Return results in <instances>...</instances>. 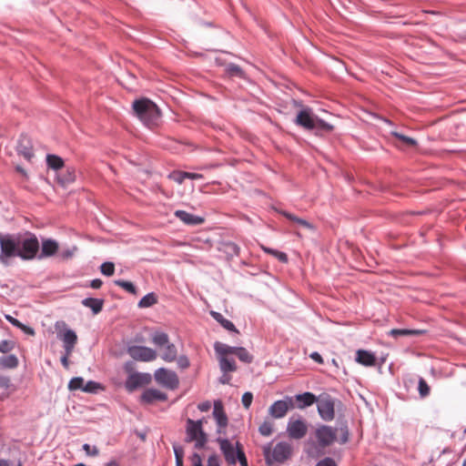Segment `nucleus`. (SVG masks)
<instances>
[{
  "mask_svg": "<svg viewBox=\"0 0 466 466\" xmlns=\"http://www.w3.org/2000/svg\"><path fill=\"white\" fill-rule=\"evenodd\" d=\"M102 284H103V282H102V280H101V279H95L91 280V282H90V287H91L92 289H96L101 288Z\"/></svg>",
  "mask_w": 466,
  "mask_h": 466,
  "instance_id": "60",
  "label": "nucleus"
},
{
  "mask_svg": "<svg viewBox=\"0 0 466 466\" xmlns=\"http://www.w3.org/2000/svg\"><path fill=\"white\" fill-rule=\"evenodd\" d=\"M17 152L23 156L26 160L30 161L34 157L33 146L30 138L26 136H22L17 144Z\"/></svg>",
  "mask_w": 466,
  "mask_h": 466,
  "instance_id": "17",
  "label": "nucleus"
},
{
  "mask_svg": "<svg viewBox=\"0 0 466 466\" xmlns=\"http://www.w3.org/2000/svg\"><path fill=\"white\" fill-rule=\"evenodd\" d=\"M293 106L301 108L295 119L298 126L306 130L314 131L316 135L328 134L333 131L334 127L331 124L319 118L313 113V110L309 106H304L301 101L293 99Z\"/></svg>",
  "mask_w": 466,
  "mask_h": 466,
  "instance_id": "2",
  "label": "nucleus"
},
{
  "mask_svg": "<svg viewBox=\"0 0 466 466\" xmlns=\"http://www.w3.org/2000/svg\"><path fill=\"white\" fill-rule=\"evenodd\" d=\"M167 399V394L157 389H147L141 395V401L147 404L155 401H165Z\"/></svg>",
  "mask_w": 466,
  "mask_h": 466,
  "instance_id": "16",
  "label": "nucleus"
},
{
  "mask_svg": "<svg viewBox=\"0 0 466 466\" xmlns=\"http://www.w3.org/2000/svg\"><path fill=\"white\" fill-rule=\"evenodd\" d=\"M207 466H220L219 457L216 453L209 455Z\"/></svg>",
  "mask_w": 466,
  "mask_h": 466,
  "instance_id": "48",
  "label": "nucleus"
},
{
  "mask_svg": "<svg viewBox=\"0 0 466 466\" xmlns=\"http://www.w3.org/2000/svg\"><path fill=\"white\" fill-rule=\"evenodd\" d=\"M307 425L303 421L299 420H293V439L303 438L307 433Z\"/></svg>",
  "mask_w": 466,
  "mask_h": 466,
  "instance_id": "29",
  "label": "nucleus"
},
{
  "mask_svg": "<svg viewBox=\"0 0 466 466\" xmlns=\"http://www.w3.org/2000/svg\"><path fill=\"white\" fill-rule=\"evenodd\" d=\"M356 360L363 366L371 367L376 363V357L369 350H359L357 351Z\"/></svg>",
  "mask_w": 466,
  "mask_h": 466,
  "instance_id": "21",
  "label": "nucleus"
},
{
  "mask_svg": "<svg viewBox=\"0 0 466 466\" xmlns=\"http://www.w3.org/2000/svg\"><path fill=\"white\" fill-rule=\"evenodd\" d=\"M307 452L311 456L318 455L319 453V450L314 441L308 442Z\"/></svg>",
  "mask_w": 466,
  "mask_h": 466,
  "instance_id": "50",
  "label": "nucleus"
},
{
  "mask_svg": "<svg viewBox=\"0 0 466 466\" xmlns=\"http://www.w3.org/2000/svg\"><path fill=\"white\" fill-rule=\"evenodd\" d=\"M235 355L238 358V360L244 363L249 364L253 361V355H251L247 349L243 347H238L236 349Z\"/></svg>",
  "mask_w": 466,
  "mask_h": 466,
  "instance_id": "32",
  "label": "nucleus"
},
{
  "mask_svg": "<svg viewBox=\"0 0 466 466\" xmlns=\"http://www.w3.org/2000/svg\"><path fill=\"white\" fill-rule=\"evenodd\" d=\"M75 179H76L75 169H71V170L67 169L66 174L61 175L59 177V182L64 186L74 182Z\"/></svg>",
  "mask_w": 466,
  "mask_h": 466,
  "instance_id": "40",
  "label": "nucleus"
},
{
  "mask_svg": "<svg viewBox=\"0 0 466 466\" xmlns=\"http://www.w3.org/2000/svg\"><path fill=\"white\" fill-rule=\"evenodd\" d=\"M13 349L12 342L8 340H2L0 342V352L2 353H7Z\"/></svg>",
  "mask_w": 466,
  "mask_h": 466,
  "instance_id": "49",
  "label": "nucleus"
},
{
  "mask_svg": "<svg viewBox=\"0 0 466 466\" xmlns=\"http://www.w3.org/2000/svg\"><path fill=\"white\" fill-rule=\"evenodd\" d=\"M176 466H184L183 458H184V449L181 445L174 444L173 445Z\"/></svg>",
  "mask_w": 466,
  "mask_h": 466,
  "instance_id": "34",
  "label": "nucleus"
},
{
  "mask_svg": "<svg viewBox=\"0 0 466 466\" xmlns=\"http://www.w3.org/2000/svg\"><path fill=\"white\" fill-rule=\"evenodd\" d=\"M190 461H191L192 466H203L201 456L197 452H194L191 455Z\"/></svg>",
  "mask_w": 466,
  "mask_h": 466,
  "instance_id": "52",
  "label": "nucleus"
},
{
  "mask_svg": "<svg viewBox=\"0 0 466 466\" xmlns=\"http://www.w3.org/2000/svg\"><path fill=\"white\" fill-rule=\"evenodd\" d=\"M71 354H67L66 351H65V354L61 357V363L62 365L67 369L69 367V361H68V358Z\"/></svg>",
  "mask_w": 466,
  "mask_h": 466,
  "instance_id": "59",
  "label": "nucleus"
},
{
  "mask_svg": "<svg viewBox=\"0 0 466 466\" xmlns=\"http://www.w3.org/2000/svg\"><path fill=\"white\" fill-rule=\"evenodd\" d=\"M136 116L147 127L152 128L157 125L160 118V110L150 99L142 97L132 104Z\"/></svg>",
  "mask_w": 466,
  "mask_h": 466,
  "instance_id": "3",
  "label": "nucleus"
},
{
  "mask_svg": "<svg viewBox=\"0 0 466 466\" xmlns=\"http://www.w3.org/2000/svg\"><path fill=\"white\" fill-rule=\"evenodd\" d=\"M76 249V248H74L73 249H66V250H63V251H62V254H61L62 258H71V257L73 256L74 251H75Z\"/></svg>",
  "mask_w": 466,
  "mask_h": 466,
  "instance_id": "61",
  "label": "nucleus"
},
{
  "mask_svg": "<svg viewBox=\"0 0 466 466\" xmlns=\"http://www.w3.org/2000/svg\"><path fill=\"white\" fill-rule=\"evenodd\" d=\"M391 136H393L394 137L398 138L399 140H400L401 142H403L404 144H406L410 147H413V146L417 145V141L414 138L407 137L405 135H402L399 132L392 131Z\"/></svg>",
  "mask_w": 466,
  "mask_h": 466,
  "instance_id": "38",
  "label": "nucleus"
},
{
  "mask_svg": "<svg viewBox=\"0 0 466 466\" xmlns=\"http://www.w3.org/2000/svg\"><path fill=\"white\" fill-rule=\"evenodd\" d=\"M83 450L89 456H97L99 453V451L96 446H91L88 443H85L83 445Z\"/></svg>",
  "mask_w": 466,
  "mask_h": 466,
  "instance_id": "46",
  "label": "nucleus"
},
{
  "mask_svg": "<svg viewBox=\"0 0 466 466\" xmlns=\"http://www.w3.org/2000/svg\"><path fill=\"white\" fill-rule=\"evenodd\" d=\"M150 380L151 376L148 373L133 372L128 375L125 382V387L128 391H133L147 384Z\"/></svg>",
  "mask_w": 466,
  "mask_h": 466,
  "instance_id": "13",
  "label": "nucleus"
},
{
  "mask_svg": "<svg viewBox=\"0 0 466 466\" xmlns=\"http://www.w3.org/2000/svg\"><path fill=\"white\" fill-rule=\"evenodd\" d=\"M279 261H282V262H288L289 258H288V255L284 252H281V251H276V255H274Z\"/></svg>",
  "mask_w": 466,
  "mask_h": 466,
  "instance_id": "58",
  "label": "nucleus"
},
{
  "mask_svg": "<svg viewBox=\"0 0 466 466\" xmlns=\"http://www.w3.org/2000/svg\"><path fill=\"white\" fill-rule=\"evenodd\" d=\"M258 431L262 436L268 437V436L271 435L273 432L272 422L270 420L263 421L258 428Z\"/></svg>",
  "mask_w": 466,
  "mask_h": 466,
  "instance_id": "37",
  "label": "nucleus"
},
{
  "mask_svg": "<svg viewBox=\"0 0 466 466\" xmlns=\"http://www.w3.org/2000/svg\"><path fill=\"white\" fill-rule=\"evenodd\" d=\"M84 385L85 381L82 377H74L69 380L68 389L70 390H81L83 391Z\"/></svg>",
  "mask_w": 466,
  "mask_h": 466,
  "instance_id": "36",
  "label": "nucleus"
},
{
  "mask_svg": "<svg viewBox=\"0 0 466 466\" xmlns=\"http://www.w3.org/2000/svg\"><path fill=\"white\" fill-rule=\"evenodd\" d=\"M315 437L318 441L319 446L321 449H324L335 441L337 438L336 430L330 426L322 425L316 430Z\"/></svg>",
  "mask_w": 466,
  "mask_h": 466,
  "instance_id": "10",
  "label": "nucleus"
},
{
  "mask_svg": "<svg viewBox=\"0 0 466 466\" xmlns=\"http://www.w3.org/2000/svg\"><path fill=\"white\" fill-rule=\"evenodd\" d=\"M272 443L263 447V454L268 464L274 462H282L289 458L291 453V446L288 442L279 441L272 449Z\"/></svg>",
  "mask_w": 466,
  "mask_h": 466,
  "instance_id": "7",
  "label": "nucleus"
},
{
  "mask_svg": "<svg viewBox=\"0 0 466 466\" xmlns=\"http://www.w3.org/2000/svg\"><path fill=\"white\" fill-rule=\"evenodd\" d=\"M187 172L185 171H175L169 175V177L177 184H182L187 178Z\"/></svg>",
  "mask_w": 466,
  "mask_h": 466,
  "instance_id": "44",
  "label": "nucleus"
},
{
  "mask_svg": "<svg viewBox=\"0 0 466 466\" xmlns=\"http://www.w3.org/2000/svg\"><path fill=\"white\" fill-rule=\"evenodd\" d=\"M127 352L133 359L141 361H152L157 359L156 350L146 346L129 347Z\"/></svg>",
  "mask_w": 466,
  "mask_h": 466,
  "instance_id": "12",
  "label": "nucleus"
},
{
  "mask_svg": "<svg viewBox=\"0 0 466 466\" xmlns=\"http://www.w3.org/2000/svg\"><path fill=\"white\" fill-rule=\"evenodd\" d=\"M114 283L116 286L124 289L126 291H127L130 294H134V295L137 294V288L130 281L124 280V279H116L114 281Z\"/></svg>",
  "mask_w": 466,
  "mask_h": 466,
  "instance_id": "33",
  "label": "nucleus"
},
{
  "mask_svg": "<svg viewBox=\"0 0 466 466\" xmlns=\"http://www.w3.org/2000/svg\"><path fill=\"white\" fill-rule=\"evenodd\" d=\"M203 420H187L185 441L194 442V448L197 450L204 448L208 442V434L203 430Z\"/></svg>",
  "mask_w": 466,
  "mask_h": 466,
  "instance_id": "5",
  "label": "nucleus"
},
{
  "mask_svg": "<svg viewBox=\"0 0 466 466\" xmlns=\"http://www.w3.org/2000/svg\"><path fill=\"white\" fill-rule=\"evenodd\" d=\"M289 409L286 400H277L269 407V413L273 418H282Z\"/></svg>",
  "mask_w": 466,
  "mask_h": 466,
  "instance_id": "22",
  "label": "nucleus"
},
{
  "mask_svg": "<svg viewBox=\"0 0 466 466\" xmlns=\"http://www.w3.org/2000/svg\"><path fill=\"white\" fill-rule=\"evenodd\" d=\"M175 217L188 226H198L204 223L205 219L202 217L193 215L185 210H176Z\"/></svg>",
  "mask_w": 466,
  "mask_h": 466,
  "instance_id": "18",
  "label": "nucleus"
},
{
  "mask_svg": "<svg viewBox=\"0 0 466 466\" xmlns=\"http://www.w3.org/2000/svg\"><path fill=\"white\" fill-rule=\"evenodd\" d=\"M238 347L228 346L225 343L217 341L214 344V349L216 352L219 355V357L224 356L226 357L228 354H234L236 352V349Z\"/></svg>",
  "mask_w": 466,
  "mask_h": 466,
  "instance_id": "28",
  "label": "nucleus"
},
{
  "mask_svg": "<svg viewBox=\"0 0 466 466\" xmlns=\"http://www.w3.org/2000/svg\"><path fill=\"white\" fill-rule=\"evenodd\" d=\"M225 250L230 256H238L240 248L236 243L229 241L225 243Z\"/></svg>",
  "mask_w": 466,
  "mask_h": 466,
  "instance_id": "43",
  "label": "nucleus"
},
{
  "mask_svg": "<svg viewBox=\"0 0 466 466\" xmlns=\"http://www.w3.org/2000/svg\"><path fill=\"white\" fill-rule=\"evenodd\" d=\"M210 315L217 322H218L227 330L238 333V330L236 329L234 323L224 318V316L221 313L212 310L210 312Z\"/></svg>",
  "mask_w": 466,
  "mask_h": 466,
  "instance_id": "24",
  "label": "nucleus"
},
{
  "mask_svg": "<svg viewBox=\"0 0 466 466\" xmlns=\"http://www.w3.org/2000/svg\"><path fill=\"white\" fill-rule=\"evenodd\" d=\"M157 302V297L154 292H149L138 301V308L146 309L152 307Z\"/></svg>",
  "mask_w": 466,
  "mask_h": 466,
  "instance_id": "30",
  "label": "nucleus"
},
{
  "mask_svg": "<svg viewBox=\"0 0 466 466\" xmlns=\"http://www.w3.org/2000/svg\"><path fill=\"white\" fill-rule=\"evenodd\" d=\"M418 390L421 398H425L430 394V386L423 378L419 379Z\"/></svg>",
  "mask_w": 466,
  "mask_h": 466,
  "instance_id": "41",
  "label": "nucleus"
},
{
  "mask_svg": "<svg viewBox=\"0 0 466 466\" xmlns=\"http://www.w3.org/2000/svg\"><path fill=\"white\" fill-rule=\"evenodd\" d=\"M216 441L219 445L221 453L228 465H236L239 462L240 466H248V459L240 442L233 444L228 439L218 437Z\"/></svg>",
  "mask_w": 466,
  "mask_h": 466,
  "instance_id": "4",
  "label": "nucleus"
},
{
  "mask_svg": "<svg viewBox=\"0 0 466 466\" xmlns=\"http://www.w3.org/2000/svg\"><path fill=\"white\" fill-rule=\"evenodd\" d=\"M156 381L169 390H176L179 385L177 373L166 368H159L154 373Z\"/></svg>",
  "mask_w": 466,
  "mask_h": 466,
  "instance_id": "9",
  "label": "nucleus"
},
{
  "mask_svg": "<svg viewBox=\"0 0 466 466\" xmlns=\"http://www.w3.org/2000/svg\"><path fill=\"white\" fill-rule=\"evenodd\" d=\"M133 366H134V363L133 361H127L125 363V366H124V369L128 373H133L132 370H133Z\"/></svg>",
  "mask_w": 466,
  "mask_h": 466,
  "instance_id": "62",
  "label": "nucleus"
},
{
  "mask_svg": "<svg viewBox=\"0 0 466 466\" xmlns=\"http://www.w3.org/2000/svg\"><path fill=\"white\" fill-rule=\"evenodd\" d=\"M229 381H230V377L226 375V373H224V375L219 378V382L221 384H229Z\"/></svg>",
  "mask_w": 466,
  "mask_h": 466,
  "instance_id": "64",
  "label": "nucleus"
},
{
  "mask_svg": "<svg viewBox=\"0 0 466 466\" xmlns=\"http://www.w3.org/2000/svg\"><path fill=\"white\" fill-rule=\"evenodd\" d=\"M153 344L161 350V359L166 362H173L177 357V349L169 341V337L163 331H156L152 335Z\"/></svg>",
  "mask_w": 466,
  "mask_h": 466,
  "instance_id": "6",
  "label": "nucleus"
},
{
  "mask_svg": "<svg viewBox=\"0 0 466 466\" xmlns=\"http://www.w3.org/2000/svg\"><path fill=\"white\" fill-rule=\"evenodd\" d=\"M177 363L178 368L185 370L189 367L190 362L188 358L186 355H181L179 357H177Z\"/></svg>",
  "mask_w": 466,
  "mask_h": 466,
  "instance_id": "45",
  "label": "nucleus"
},
{
  "mask_svg": "<svg viewBox=\"0 0 466 466\" xmlns=\"http://www.w3.org/2000/svg\"><path fill=\"white\" fill-rule=\"evenodd\" d=\"M340 431H342V436L340 437V442L346 443L349 440V431L347 425H344L340 428Z\"/></svg>",
  "mask_w": 466,
  "mask_h": 466,
  "instance_id": "54",
  "label": "nucleus"
},
{
  "mask_svg": "<svg viewBox=\"0 0 466 466\" xmlns=\"http://www.w3.org/2000/svg\"><path fill=\"white\" fill-rule=\"evenodd\" d=\"M187 178H190V179H200L202 178V175L201 174H198V173H190V172H187Z\"/></svg>",
  "mask_w": 466,
  "mask_h": 466,
  "instance_id": "63",
  "label": "nucleus"
},
{
  "mask_svg": "<svg viewBox=\"0 0 466 466\" xmlns=\"http://www.w3.org/2000/svg\"><path fill=\"white\" fill-rule=\"evenodd\" d=\"M82 305L89 308L94 315L102 311L104 306V299L97 298H86L82 300Z\"/></svg>",
  "mask_w": 466,
  "mask_h": 466,
  "instance_id": "23",
  "label": "nucleus"
},
{
  "mask_svg": "<svg viewBox=\"0 0 466 466\" xmlns=\"http://www.w3.org/2000/svg\"><path fill=\"white\" fill-rule=\"evenodd\" d=\"M219 368L223 373H228L236 371L237 365L234 359L221 356L219 357Z\"/></svg>",
  "mask_w": 466,
  "mask_h": 466,
  "instance_id": "26",
  "label": "nucleus"
},
{
  "mask_svg": "<svg viewBox=\"0 0 466 466\" xmlns=\"http://www.w3.org/2000/svg\"><path fill=\"white\" fill-rule=\"evenodd\" d=\"M226 72L230 76L242 77L244 73L241 67L236 64L230 63L226 67Z\"/></svg>",
  "mask_w": 466,
  "mask_h": 466,
  "instance_id": "35",
  "label": "nucleus"
},
{
  "mask_svg": "<svg viewBox=\"0 0 466 466\" xmlns=\"http://www.w3.org/2000/svg\"><path fill=\"white\" fill-rule=\"evenodd\" d=\"M101 389L102 386L100 383L94 380H89L84 385L83 391L87 393H96L98 390Z\"/></svg>",
  "mask_w": 466,
  "mask_h": 466,
  "instance_id": "39",
  "label": "nucleus"
},
{
  "mask_svg": "<svg viewBox=\"0 0 466 466\" xmlns=\"http://www.w3.org/2000/svg\"><path fill=\"white\" fill-rule=\"evenodd\" d=\"M309 358L311 360H313L314 361H316L317 363H319V364H323L324 363L323 358L317 351H314V352L310 353L309 354Z\"/></svg>",
  "mask_w": 466,
  "mask_h": 466,
  "instance_id": "55",
  "label": "nucleus"
},
{
  "mask_svg": "<svg viewBox=\"0 0 466 466\" xmlns=\"http://www.w3.org/2000/svg\"><path fill=\"white\" fill-rule=\"evenodd\" d=\"M316 402L320 418L325 421L332 420L335 416L334 399L329 394H321Z\"/></svg>",
  "mask_w": 466,
  "mask_h": 466,
  "instance_id": "8",
  "label": "nucleus"
},
{
  "mask_svg": "<svg viewBox=\"0 0 466 466\" xmlns=\"http://www.w3.org/2000/svg\"><path fill=\"white\" fill-rule=\"evenodd\" d=\"M18 363V359L14 354L0 357V366L4 369H15Z\"/></svg>",
  "mask_w": 466,
  "mask_h": 466,
  "instance_id": "27",
  "label": "nucleus"
},
{
  "mask_svg": "<svg viewBox=\"0 0 466 466\" xmlns=\"http://www.w3.org/2000/svg\"><path fill=\"white\" fill-rule=\"evenodd\" d=\"M316 466H337V464L332 458L327 457L317 462Z\"/></svg>",
  "mask_w": 466,
  "mask_h": 466,
  "instance_id": "51",
  "label": "nucleus"
},
{
  "mask_svg": "<svg viewBox=\"0 0 466 466\" xmlns=\"http://www.w3.org/2000/svg\"><path fill=\"white\" fill-rule=\"evenodd\" d=\"M65 351L71 354L77 340L76 332L72 329H67L62 336Z\"/></svg>",
  "mask_w": 466,
  "mask_h": 466,
  "instance_id": "20",
  "label": "nucleus"
},
{
  "mask_svg": "<svg viewBox=\"0 0 466 466\" xmlns=\"http://www.w3.org/2000/svg\"><path fill=\"white\" fill-rule=\"evenodd\" d=\"M58 243L52 238H46L42 240L41 251L37 252V259H43L54 256L58 251Z\"/></svg>",
  "mask_w": 466,
  "mask_h": 466,
  "instance_id": "14",
  "label": "nucleus"
},
{
  "mask_svg": "<svg viewBox=\"0 0 466 466\" xmlns=\"http://www.w3.org/2000/svg\"><path fill=\"white\" fill-rule=\"evenodd\" d=\"M213 417L218 424V432L220 433L228 426V416L224 410L223 405L220 400L214 402Z\"/></svg>",
  "mask_w": 466,
  "mask_h": 466,
  "instance_id": "15",
  "label": "nucleus"
},
{
  "mask_svg": "<svg viewBox=\"0 0 466 466\" xmlns=\"http://www.w3.org/2000/svg\"><path fill=\"white\" fill-rule=\"evenodd\" d=\"M46 163L48 167L54 170H58L64 166V161L60 157L51 154L46 156Z\"/></svg>",
  "mask_w": 466,
  "mask_h": 466,
  "instance_id": "31",
  "label": "nucleus"
},
{
  "mask_svg": "<svg viewBox=\"0 0 466 466\" xmlns=\"http://www.w3.org/2000/svg\"><path fill=\"white\" fill-rule=\"evenodd\" d=\"M10 386V379L8 377L0 376V388L8 389Z\"/></svg>",
  "mask_w": 466,
  "mask_h": 466,
  "instance_id": "57",
  "label": "nucleus"
},
{
  "mask_svg": "<svg viewBox=\"0 0 466 466\" xmlns=\"http://www.w3.org/2000/svg\"><path fill=\"white\" fill-rule=\"evenodd\" d=\"M210 408H211V403L208 400L203 401L198 405V409L202 412H206V411L209 410Z\"/></svg>",
  "mask_w": 466,
  "mask_h": 466,
  "instance_id": "56",
  "label": "nucleus"
},
{
  "mask_svg": "<svg viewBox=\"0 0 466 466\" xmlns=\"http://www.w3.org/2000/svg\"><path fill=\"white\" fill-rule=\"evenodd\" d=\"M100 271L103 275L105 276H107V277H110L114 274L115 272V265L113 262H104L101 266H100Z\"/></svg>",
  "mask_w": 466,
  "mask_h": 466,
  "instance_id": "42",
  "label": "nucleus"
},
{
  "mask_svg": "<svg viewBox=\"0 0 466 466\" xmlns=\"http://www.w3.org/2000/svg\"><path fill=\"white\" fill-rule=\"evenodd\" d=\"M426 333L425 329H392L389 335L394 338L398 336H420Z\"/></svg>",
  "mask_w": 466,
  "mask_h": 466,
  "instance_id": "25",
  "label": "nucleus"
},
{
  "mask_svg": "<svg viewBox=\"0 0 466 466\" xmlns=\"http://www.w3.org/2000/svg\"><path fill=\"white\" fill-rule=\"evenodd\" d=\"M316 396L311 392H304L294 396L293 408L305 409L317 401Z\"/></svg>",
  "mask_w": 466,
  "mask_h": 466,
  "instance_id": "19",
  "label": "nucleus"
},
{
  "mask_svg": "<svg viewBox=\"0 0 466 466\" xmlns=\"http://www.w3.org/2000/svg\"><path fill=\"white\" fill-rule=\"evenodd\" d=\"M293 234L299 238H311L316 234V228L309 221L293 216Z\"/></svg>",
  "mask_w": 466,
  "mask_h": 466,
  "instance_id": "11",
  "label": "nucleus"
},
{
  "mask_svg": "<svg viewBox=\"0 0 466 466\" xmlns=\"http://www.w3.org/2000/svg\"><path fill=\"white\" fill-rule=\"evenodd\" d=\"M5 319L8 320V322H10L15 327H17L19 329L26 328L25 325H24L17 319L14 318V317H12L10 315H6Z\"/></svg>",
  "mask_w": 466,
  "mask_h": 466,
  "instance_id": "53",
  "label": "nucleus"
},
{
  "mask_svg": "<svg viewBox=\"0 0 466 466\" xmlns=\"http://www.w3.org/2000/svg\"><path fill=\"white\" fill-rule=\"evenodd\" d=\"M252 400H253V394L251 392H245L243 395H242V399H241V401H242V404L243 406L246 408V409H248L252 403Z\"/></svg>",
  "mask_w": 466,
  "mask_h": 466,
  "instance_id": "47",
  "label": "nucleus"
},
{
  "mask_svg": "<svg viewBox=\"0 0 466 466\" xmlns=\"http://www.w3.org/2000/svg\"><path fill=\"white\" fill-rule=\"evenodd\" d=\"M40 248L37 237L30 232H0V264L8 267L14 258L28 261L36 258Z\"/></svg>",
  "mask_w": 466,
  "mask_h": 466,
  "instance_id": "1",
  "label": "nucleus"
}]
</instances>
